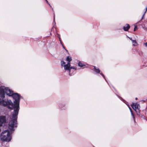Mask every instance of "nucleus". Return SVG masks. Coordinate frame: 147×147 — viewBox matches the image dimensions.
<instances>
[{"instance_id":"f257e3e1","label":"nucleus","mask_w":147,"mask_h":147,"mask_svg":"<svg viewBox=\"0 0 147 147\" xmlns=\"http://www.w3.org/2000/svg\"><path fill=\"white\" fill-rule=\"evenodd\" d=\"M5 93L9 96H12L14 100V105L11 109L14 108V111L11 117H10L11 120L9 123V128L11 131L14 130L13 127L16 126L17 119L19 108V102L20 96L18 93H13V92L11 90L8 88L4 87H0V97L1 98H4Z\"/></svg>"},{"instance_id":"f03ea898","label":"nucleus","mask_w":147,"mask_h":147,"mask_svg":"<svg viewBox=\"0 0 147 147\" xmlns=\"http://www.w3.org/2000/svg\"><path fill=\"white\" fill-rule=\"evenodd\" d=\"M1 140L7 142H10L11 139V135L8 130L2 132L0 136Z\"/></svg>"},{"instance_id":"7ed1b4c3","label":"nucleus","mask_w":147,"mask_h":147,"mask_svg":"<svg viewBox=\"0 0 147 147\" xmlns=\"http://www.w3.org/2000/svg\"><path fill=\"white\" fill-rule=\"evenodd\" d=\"M3 100H0V104L3 106L7 107L9 109H11L13 107V103L10 100L3 99L4 98H3Z\"/></svg>"},{"instance_id":"20e7f679","label":"nucleus","mask_w":147,"mask_h":147,"mask_svg":"<svg viewBox=\"0 0 147 147\" xmlns=\"http://www.w3.org/2000/svg\"><path fill=\"white\" fill-rule=\"evenodd\" d=\"M61 65L62 66H64V69L66 70H69L70 71V63H67V64L65 65V63L63 61H62L61 62Z\"/></svg>"},{"instance_id":"39448f33","label":"nucleus","mask_w":147,"mask_h":147,"mask_svg":"<svg viewBox=\"0 0 147 147\" xmlns=\"http://www.w3.org/2000/svg\"><path fill=\"white\" fill-rule=\"evenodd\" d=\"M131 106L133 109L135 111H136V109L139 110L140 108V107L139 104L136 103H133Z\"/></svg>"},{"instance_id":"423d86ee","label":"nucleus","mask_w":147,"mask_h":147,"mask_svg":"<svg viewBox=\"0 0 147 147\" xmlns=\"http://www.w3.org/2000/svg\"><path fill=\"white\" fill-rule=\"evenodd\" d=\"M94 71L97 73H100V74H101L102 76L104 78H105V77L104 75L102 74V72L100 73V70L97 67H96L95 66H94Z\"/></svg>"},{"instance_id":"0eeeda50","label":"nucleus","mask_w":147,"mask_h":147,"mask_svg":"<svg viewBox=\"0 0 147 147\" xmlns=\"http://www.w3.org/2000/svg\"><path fill=\"white\" fill-rule=\"evenodd\" d=\"M129 28V25L128 24H127L125 26L123 27V29L124 31H127L128 30Z\"/></svg>"},{"instance_id":"6e6552de","label":"nucleus","mask_w":147,"mask_h":147,"mask_svg":"<svg viewBox=\"0 0 147 147\" xmlns=\"http://www.w3.org/2000/svg\"><path fill=\"white\" fill-rule=\"evenodd\" d=\"M72 59L71 58V57L68 56L67 57L66 59V61H67V63H70V61H71Z\"/></svg>"},{"instance_id":"1a4fd4ad","label":"nucleus","mask_w":147,"mask_h":147,"mask_svg":"<svg viewBox=\"0 0 147 147\" xmlns=\"http://www.w3.org/2000/svg\"><path fill=\"white\" fill-rule=\"evenodd\" d=\"M132 42L133 45L135 46H137L138 45L137 43L135 40H132Z\"/></svg>"},{"instance_id":"9d476101","label":"nucleus","mask_w":147,"mask_h":147,"mask_svg":"<svg viewBox=\"0 0 147 147\" xmlns=\"http://www.w3.org/2000/svg\"><path fill=\"white\" fill-rule=\"evenodd\" d=\"M78 65L80 67H82L85 66V65L82 63L80 62H79L78 63Z\"/></svg>"},{"instance_id":"9b49d317","label":"nucleus","mask_w":147,"mask_h":147,"mask_svg":"<svg viewBox=\"0 0 147 147\" xmlns=\"http://www.w3.org/2000/svg\"><path fill=\"white\" fill-rule=\"evenodd\" d=\"M138 29L137 26H135V27L134 28V31H136Z\"/></svg>"},{"instance_id":"f8f14e48","label":"nucleus","mask_w":147,"mask_h":147,"mask_svg":"<svg viewBox=\"0 0 147 147\" xmlns=\"http://www.w3.org/2000/svg\"><path fill=\"white\" fill-rule=\"evenodd\" d=\"M70 69H76V68H75V67H70Z\"/></svg>"},{"instance_id":"ddd939ff","label":"nucleus","mask_w":147,"mask_h":147,"mask_svg":"<svg viewBox=\"0 0 147 147\" xmlns=\"http://www.w3.org/2000/svg\"><path fill=\"white\" fill-rule=\"evenodd\" d=\"M129 107V109L130 110V111H131V114L133 116V113L132 112V111H131V108L130 107Z\"/></svg>"},{"instance_id":"4468645a","label":"nucleus","mask_w":147,"mask_h":147,"mask_svg":"<svg viewBox=\"0 0 147 147\" xmlns=\"http://www.w3.org/2000/svg\"><path fill=\"white\" fill-rule=\"evenodd\" d=\"M59 39H60V43H61V44H62V45L63 46V48H64V46L62 44V42H61V40H60V37L59 38Z\"/></svg>"},{"instance_id":"2eb2a0df","label":"nucleus","mask_w":147,"mask_h":147,"mask_svg":"<svg viewBox=\"0 0 147 147\" xmlns=\"http://www.w3.org/2000/svg\"><path fill=\"white\" fill-rule=\"evenodd\" d=\"M55 14L54 13L53 18H54V22H55Z\"/></svg>"},{"instance_id":"dca6fc26","label":"nucleus","mask_w":147,"mask_h":147,"mask_svg":"<svg viewBox=\"0 0 147 147\" xmlns=\"http://www.w3.org/2000/svg\"><path fill=\"white\" fill-rule=\"evenodd\" d=\"M45 1H46L47 3L51 7V6H50V5L49 3L47 1V0H45Z\"/></svg>"},{"instance_id":"f3484780","label":"nucleus","mask_w":147,"mask_h":147,"mask_svg":"<svg viewBox=\"0 0 147 147\" xmlns=\"http://www.w3.org/2000/svg\"><path fill=\"white\" fill-rule=\"evenodd\" d=\"M147 11V7L146 8V10L144 12V13H145L146 12V11Z\"/></svg>"},{"instance_id":"a211bd4d","label":"nucleus","mask_w":147,"mask_h":147,"mask_svg":"<svg viewBox=\"0 0 147 147\" xmlns=\"http://www.w3.org/2000/svg\"><path fill=\"white\" fill-rule=\"evenodd\" d=\"M145 14V13H144V14L143 15V16H142V19H143L144 18V16Z\"/></svg>"},{"instance_id":"6ab92c4d","label":"nucleus","mask_w":147,"mask_h":147,"mask_svg":"<svg viewBox=\"0 0 147 147\" xmlns=\"http://www.w3.org/2000/svg\"><path fill=\"white\" fill-rule=\"evenodd\" d=\"M128 37V38H129L130 40H131V41H132V40H133L131 38H130V37Z\"/></svg>"},{"instance_id":"aec40b11","label":"nucleus","mask_w":147,"mask_h":147,"mask_svg":"<svg viewBox=\"0 0 147 147\" xmlns=\"http://www.w3.org/2000/svg\"><path fill=\"white\" fill-rule=\"evenodd\" d=\"M145 45L146 47H147V42L145 43Z\"/></svg>"},{"instance_id":"412c9836","label":"nucleus","mask_w":147,"mask_h":147,"mask_svg":"<svg viewBox=\"0 0 147 147\" xmlns=\"http://www.w3.org/2000/svg\"><path fill=\"white\" fill-rule=\"evenodd\" d=\"M137 98H136V100H137Z\"/></svg>"}]
</instances>
